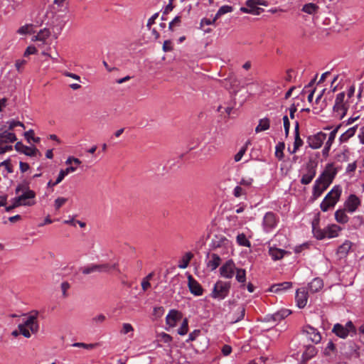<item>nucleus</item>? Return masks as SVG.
Segmentation results:
<instances>
[{"instance_id": "obj_57", "label": "nucleus", "mask_w": 364, "mask_h": 364, "mask_svg": "<svg viewBox=\"0 0 364 364\" xmlns=\"http://www.w3.org/2000/svg\"><path fill=\"white\" fill-rule=\"evenodd\" d=\"M159 13L154 14L150 18H149L146 24L148 29H151V26L155 23V20L158 18Z\"/></svg>"}, {"instance_id": "obj_43", "label": "nucleus", "mask_w": 364, "mask_h": 364, "mask_svg": "<svg viewBox=\"0 0 364 364\" xmlns=\"http://www.w3.org/2000/svg\"><path fill=\"white\" fill-rule=\"evenodd\" d=\"M188 321L187 318H184L180 328L178 329V333L183 336L188 333Z\"/></svg>"}, {"instance_id": "obj_62", "label": "nucleus", "mask_w": 364, "mask_h": 364, "mask_svg": "<svg viewBox=\"0 0 364 364\" xmlns=\"http://www.w3.org/2000/svg\"><path fill=\"white\" fill-rule=\"evenodd\" d=\"M28 28H29L28 25L23 26L18 28V30L17 31V33L21 35L26 34L28 33Z\"/></svg>"}, {"instance_id": "obj_40", "label": "nucleus", "mask_w": 364, "mask_h": 364, "mask_svg": "<svg viewBox=\"0 0 364 364\" xmlns=\"http://www.w3.org/2000/svg\"><path fill=\"white\" fill-rule=\"evenodd\" d=\"M285 144L284 142H279L275 148V156L280 160L283 158V150L284 149Z\"/></svg>"}, {"instance_id": "obj_47", "label": "nucleus", "mask_w": 364, "mask_h": 364, "mask_svg": "<svg viewBox=\"0 0 364 364\" xmlns=\"http://www.w3.org/2000/svg\"><path fill=\"white\" fill-rule=\"evenodd\" d=\"M233 195L236 198L241 197L242 196L246 195V189L241 187L240 185L237 186L233 191Z\"/></svg>"}, {"instance_id": "obj_29", "label": "nucleus", "mask_w": 364, "mask_h": 364, "mask_svg": "<svg viewBox=\"0 0 364 364\" xmlns=\"http://www.w3.org/2000/svg\"><path fill=\"white\" fill-rule=\"evenodd\" d=\"M220 262L221 259L218 255L212 254L210 260L207 263V266L210 268L211 270H215L219 267Z\"/></svg>"}, {"instance_id": "obj_60", "label": "nucleus", "mask_w": 364, "mask_h": 364, "mask_svg": "<svg viewBox=\"0 0 364 364\" xmlns=\"http://www.w3.org/2000/svg\"><path fill=\"white\" fill-rule=\"evenodd\" d=\"M36 52L37 49L35 46H28L24 53V55L27 56L31 54H35Z\"/></svg>"}, {"instance_id": "obj_44", "label": "nucleus", "mask_w": 364, "mask_h": 364, "mask_svg": "<svg viewBox=\"0 0 364 364\" xmlns=\"http://www.w3.org/2000/svg\"><path fill=\"white\" fill-rule=\"evenodd\" d=\"M98 346H99V344L97 343H89V344L85 343H74L73 344V346H74V347L83 348L87 349V350L93 349Z\"/></svg>"}, {"instance_id": "obj_13", "label": "nucleus", "mask_w": 364, "mask_h": 364, "mask_svg": "<svg viewBox=\"0 0 364 364\" xmlns=\"http://www.w3.org/2000/svg\"><path fill=\"white\" fill-rule=\"evenodd\" d=\"M236 269L235 263L232 259L227 261L220 269V274L222 277L231 279Z\"/></svg>"}, {"instance_id": "obj_28", "label": "nucleus", "mask_w": 364, "mask_h": 364, "mask_svg": "<svg viewBox=\"0 0 364 364\" xmlns=\"http://www.w3.org/2000/svg\"><path fill=\"white\" fill-rule=\"evenodd\" d=\"M292 284L289 282H284L279 284H274L271 287L270 291L272 292L277 293L282 290H287L291 287Z\"/></svg>"}, {"instance_id": "obj_9", "label": "nucleus", "mask_w": 364, "mask_h": 364, "mask_svg": "<svg viewBox=\"0 0 364 364\" xmlns=\"http://www.w3.org/2000/svg\"><path fill=\"white\" fill-rule=\"evenodd\" d=\"M230 284L222 281H218L215 283L211 296L214 299L219 300L225 299L230 291Z\"/></svg>"}, {"instance_id": "obj_11", "label": "nucleus", "mask_w": 364, "mask_h": 364, "mask_svg": "<svg viewBox=\"0 0 364 364\" xmlns=\"http://www.w3.org/2000/svg\"><path fill=\"white\" fill-rule=\"evenodd\" d=\"M326 139V134L322 132H319L316 134L309 136L307 138V143L311 149H316L322 146Z\"/></svg>"}, {"instance_id": "obj_49", "label": "nucleus", "mask_w": 364, "mask_h": 364, "mask_svg": "<svg viewBox=\"0 0 364 364\" xmlns=\"http://www.w3.org/2000/svg\"><path fill=\"white\" fill-rule=\"evenodd\" d=\"M334 206L335 205H333V202L330 203L328 200H326V197L324 198L320 205L321 209L323 212L328 211L329 208H333Z\"/></svg>"}, {"instance_id": "obj_45", "label": "nucleus", "mask_w": 364, "mask_h": 364, "mask_svg": "<svg viewBox=\"0 0 364 364\" xmlns=\"http://www.w3.org/2000/svg\"><path fill=\"white\" fill-rule=\"evenodd\" d=\"M253 181L254 179L252 178H242L239 185L246 189L252 186Z\"/></svg>"}, {"instance_id": "obj_42", "label": "nucleus", "mask_w": 364, "mask_h": 364, "mask_svg": "<svg viewBox=\"0 0 364 364\" xmlns=\"http://www.w3.org/2000/svg\"><path fill=\"white\" fill-rule=\"evenodd\" d=\"M313 233L318 240H322L326 237L325 228L320 229L313 226Z\"/></svg>"}, {"instance_id": "obj_48", "label": "nucleus", "mask_w": 364, "mask_h": 364, "mask_svg": "<svg viewBox=\"0 0 364 364\" xmlns=\"http://www.w3.org/2000/svg\"><path fill=\"white\" fill-rule=\"evenodd\" d=\"M68 198L63 197H58L54 201V206L55 210H59L66 202Z\"/></svg>"}, {"instance_id": "obj_56", "label": "nucleus", "mask_w": 364, "mask_h": 364, "mask_svg": "<svg viewBox=\"0 0 364 364\" xmlns=\"http://www.w3.org/2000/svg\"><path fill=\"white\" fill-rule=\"evenodd\" d=\"M13 149V146L11 145H9L7 144H4L3 145L0 144V154H3L7 151H10Z\"/></svg>"}, {"instance_id": "obj_16", "label": "nucleus", "mask_w": 364, "mask_h": 364, "mask_svg": "<svg viewBox=\"0 0 364 364\" xmlns=\"http://www.w3.org/2000/svg\"><path fill=\"white\" fill-rule=\"evenodd\" d=\"M295 299L298 307L300 309L304 308L306 305L308 301V293L305 289H298L296 292Z\"/></svg>"}, {"instance_id": "obj_52", "label": "nucleus", "mask_w": 364, "mask_h": 364, "mask_svg": "<svg viewBox=\"0 0 364 364\" xmlns=\"http://www.w3.org/2000/svg\"><path fill=\"white\" fill-rule=\"evenodd\" d=\"M283 122H284V131H285V135H286V136H287L289 135V132L290 122H289V118L287 115L284 116Z\"/></svg>"}, {"instance_id": "obj_35", "label": "nucleus", "mask_w": 364, "mask_h": 364, "mask_svg": "<svg viewBox=\"0 0 364 364\" xmlns=\"http://www.w3.org/2000/svg\"><path fill=\"white\" fill-rule=\"evenodd\" d=\"M233 11V8L231 6L224 5L222 6L216 13L215 17L213 18V21H215L218 18L221 16L232 12Z\"/></svg>"}, {"instance_id": "obj_61", "label": "nucleus", "mask_w": 364, "mask_h": 364, "mask_svg": "<svg viewBox=\"0 0 364 364\" xmlns=\"http://www.w3.org/2000/svg\"><path fill=\"white\" fill-rule=\"evenodd\" d=\"M66 176V174L64 173V171L61 169L59 172V174L55 180V181H54V184H58L60 183L63 179Z\"/></svg>"}, {"instance_id": "obj_25", "label": "nucleus", "mask_w": 364, "mask_h": 364, "mask_svg": "<svg viewBox=\"0 0 364 364\" xmlns=\"http://www.w3.org/2000/svg\"><path fill=\"white\" fill-rule=\"evenodd\" d=\"M341 230V228L337 225H328L325 228L326 237L333 238L337 237Z\"/></svg>"}, {"instance_id": "obj_5", "label": "nucleus", "mask_w": 364, "mask_h": 364, "mask_svg": "<svg viewBox=\"0 0 364 364\" xmlns=\"http://www.w3.org/2000/svg\"><path fill=\"white\" fill-rule=\"evenodd\" d=\"M118 269V264L114 263L112 264L105 263L100 264H90L86 267H83L80 268V272L83 274H90L91 273L97 272H109L112 270H117Z\"/></svg>"}, {"instance_id": "obj_46", "label": "nucleus", "mask_w": 364, "mask_h": 364, "mask_svg": "<svg viewBox=\"0 0 364 364\" xmlns=\"http://www.w3.org/2000/svg\"><path fill=\"white\" fill-rule=\"evenodd\" d=\"M133 332L134 328L130 323H124L122 324V328L120 331L121 334L126 335Z\"/></svg>"}, {"instance_id": "obj_26", "label": "nucleus", "mask_w": 364, "mask_h": 364, "mask_svg": "<svg viewBox=\"0 0 364 364\" xmlns=\"http://www.w3.org/2000/svg\"><path fill=\"white\" fill-rule=\"evenodd\" d=\"M318 10L319 6L314 3L305 4L301 9L303 12L310 15L316 14L318 12Z\"/></svg>"}, {"instance_id": "obj_41", "label": "nucleus", "mask_w": 364, "mask_h": 364, "mask_svg": "<svg viewBox=\"0 0 364 364\" xmlns=\"http://www.w3.org/2000/svg\"><path fill=\"white\" fill-rule=\"evenodd\" d=\"M248 144L249 142L247 141L244 146H242L240 148L239 151L235 155L234 159L235 162H238L242 159V156H244L247 151Z\"/></svg>"}, {"instance_id": "obj_63", "label": "nucleus", "mask_w": 364, "mask_h": 364, "mask_svg": "<svg viewBox=\"0 0 364 364\" xmlns=\"http://www.w3.org/2000/svg\"><path fill=\"white\" fill-rule=\"evenodd\" d=\"M19 166H20L21 171L23 173L27 171L30 168L29 164L28 163L22 162V161L20 162Z\"/></svg>"}, {"instance_id": "obj_51", "label": "nucleus", "mask_w": 364, "mask_h": 364, "mask_svg": "<svg viewBox=\"0 0 364 364\" xmlns=\"http://www.w3.org/2000/svg\"><path fill=\"white\" fill-rule=\"evenodd\" d=\"M106 319V317L103 314H99L92 318V323L94 324H100L103 323Z\"/></svg>"}, {"instance_id": "obj_7", "label": "nucleus", "mask_w": 364, "mask_h": 364, "mask_svg": "<svg viewBox=\"0 0 364 364\" xmlns=\"http://www.w3.org/2000/svg\"><path fill=\"white\" fill-rule=\"evenodd\" d=\"M318 163L314 160H309L304 168V173L301 178V183L303 185L309 184L316 174V167Z\"/></svg>"}, {"instance_id": "obj_20", "label": "nucleus", "mask_w": 364, "mask_h": 364, "mask_svg": "<svg viewBox=\"0 0 364 364\" xmlns=\"http://www.w3.org/2000/svg\"><path fill=\"white\" fill-rule=\"evenodd\" d=\"M303 145V141L299 135V125L296 122L294 128V142L292 151H289L291 154H294Z\"/></svg>"}, {"instance_id": "obj_30", "label": "nucleus", "mask_w": 364, "mask_h": 364, "mask_svg": "<svg viewBox=\"0 0 364 364\" xmlns=\"http://www.w3.org/2000/svg\"><path fill=\"white\" fill-rule=\"evenodd\" d=\"M193 257V253L191 252H186L180 259L178 267L180 269H186L188 266L189 262Z\"/></svg>"}, {"instance_id": "obj_8", "label": "nucleus", "mask_w": 364, "mask_h": 364, "mask_svg": "<svg viewBox=\"0 0 364 364\" xmlns=\"http://www.w3.org/2000/svg\"><path fill=\"white\" fill-rule=\"evenodd\" d=\"M332 332L341 338H346L348 335L355 333V328L352 321H349L345 326L336 323L333 327Z\"/></svg>"}, {"instance_id": "obj_58", "label": "nucleus", "mask_w": 364, "mask_h": 364, "mask_svg": "<svg viewBox=\"0 0 364 364\" xmlns=\"http://www.w3.org/2000/svg\"><path fill=\"white\" fill-rule=\"evenodd\" d=\"M355 93V86L351 85L348 89L347 93L346 94V97L347 98L346 100H348L350 102V98L354 95Z\"/></svg>"}, {"instance_id": "obj_32", "label": "nucleus", "mask_w": 364, "mask_h": 364, "mask_svg": "<svg viewBox=\"0 0 364 364\" xmlns=\"http://www.w3.org/2000/svg\"><path fill=\"white\" fill-rule=\"evenodd\" d=\"M270 127V121L268 118L264 117L263 119H259L258 125L255 128V132L257 133L266 131Z\"/></svg>"}, {"instance_id": "obj_18", "label": "nucleus", "mask_w": 364, "mask_h": 364, "mask_svg": "<svg viewBox=\"0 0 364 364\" xmlns=\"http://www.w3.org/2000/svg\"><path fill=\"white\" fill-rule=\"evenodd\" d=\"M341 192L342 191L340 186H334L326 196V200H328L330 203L333 202V205H335L341 197Z\"/></svg>"}, {"instance_id": "obj_54", "label": "nucleus", "mask_w": 364, "mask_h": 364, "mask_svg": "<svg viewBox=\"0 0 364 364\" xmlns=\"http://www.w3.org/2000/svg\"><path fill=\"white\" fill-rule=\"evenodd\" d=\"M181 23V17L180 16H176L172 21L169 23L168 25V29L171 31H173V27L175 26H179Z\"/></svg>"}, {"instance_id": "obj_10", "label": "nucleus", "mask_w": 364, "mask_h": 364, "mask_svg": "<svg viewBox=\"0 0 364 364\" xmlns=\"http://www.w3.org/2000/svg\"><path fill=\"white\" fill-rule=\"evenodd\" d=\"M279 222V218L273 212L265 213L262 220V228L264 232H269L274 229Z\"/></svg>"}, {"instance_id": "obj_19", "label": "nucleus", "mask_w": 364, "mask_h": 364, "mask_svg": "<svg viewBox=\"0 0 364 364\" xmlns=\"http://www.w3.org/2000/svg\"><path fill=\"white\" fill-rule=\"evenodd\" d=\"M181 316H182L181 312L177 310L172 309L166 316V323L169 326L173 327L176 325L177 321L181 318Z\"/></svg>"}, {"instance_id": "obj_17", "label": "nucleus", "mask_w": 364, "mask_h": 364, "mask_svg": "<svg viewBox=\"0 0 364 364\" xmlns=\"http://www.w3.org/2000/svg\"><path fill=\"white\" fill-rule=\"evenodd\" d=\"M188 287L192 294L196 296H200L203 294V289L200 284L191 276L188 277Z\"/></svg>"}, {"instance_id": "obj_14", "label": "nucleus", "mask_w": 364, "mask_h": 364, "mask_svg": "<svg viewBox=\"0 0 364 364\" xmlns=\"http://www.w3.org/2000/svg\"><path fill=\"white\" fill-rule=\"evenodd\" d=\"M360 204V199L355 195L351 194L345 203V208L348 212L353 213Z\"/></svg>"}, {"instance_id": "obj_2", "label": "nucleus", "mask_w": 364, "mask_h": 364, "mask_svg": "<svg viewBox=\"0 0 364 364\" xmlns=\"http://www.w3.org/2000/svg\"><path fill=\"white\" fill-rule=\"evenodd\" d=\"M38 311L34 314H31L26 320L18 326L21 334L26 338H30L31 333H36L38 331L39 326L38 323Z\"/></svg>"}, {"instance_id": "obj_59", "label": "nucleus", "mask_w": 364, "mask_h": 364, "mask_svg": "<svg viewBox=\"0 0 364 364\" xmlns=\"http://www.w3.org/2000/svg\"><path fill=\"white\" fill-rule=\"evenodd\" d=\"M200 333V330H195V331H193V332H191L189 334L188 341H194L199 336Z\"/></svg>"}, {"instance_id": "obj_50", "label": "nucleus", "mask_w": 364, "mask_h": 364, "mask_svg": "<svg viewBox=\"0 0 364 364\" xmlns=\"http://www.w3.org/2000/svg\"><path fill=\"white\" fill-rule=\"evenodd\" d=\"M334 206L335 205H333V202L330 203L328 200H326V197L324 198L320 205L321 209L323 212L328 211L329 208H333Z\"/></svg>"}, {"instance_id": "obj_37", "label": "nucleus", "mask_w": 364, "mask_h": 364, "mask_svg": "<svg viewBox=\"0 0 364 364\" xmlns=\"http://www.w3.org/2000/svg\"><path fill=\"white\" fill-rule=\"evenodd\" d=\"M236 280L242 284V286H245V282L246 281V272L244 269H237L236 268Z\"/></svg>"}, {"instance_id": "obj_31", "label": "nucleus", "mask_w": 364, "mask_h": 364, "mask_svg": "<svg viewBox=\"0 0 364 364\" xmlns=\"http://www.w3.org/2000/svg\"><path fill=\"white\" fill-rule=\"evenodd\" d=\"M352 243L350 241L344 242L338 248L337 253L341 257H345L350 250Z\"/></svg>"}, {"instance_id": "obj_4", "label": "nucleus", "mask_w": 364, "mask_h": 364, "mask_svg": "<svg viewBox=\"0 0 364 364\" xmlns=\"http://www.w3.org/2000/svg\"><path fill=\"white\" fill-rule=\"evenodd\" d=\"M349 109V101L346 100V92L337 94L333 107V116L339 120L344 118Z\"/></svg>"}, {"instance_id": "obj_53", "label": "nucleus", "mask_w": 364, "mask_h": 364, "mask_svg": "<svg viewBox=\"0 0 364 364\" xmlns=\"http://www.w3.org/2000/svg\"><path fill=\"white\" fill-rule=\"evenodd\" d=\"M163 50L164 52H170L173 50L172 42L170 40H166L163 44Z\"/></svg>"}, {"instance_id": "obj_33", "label": "nucleus", "mask_w": 364, "mask_h": 364, "mask_svg": "<svg viewBox=\"0 0 364 364\" xmlns=\"http://www.w3.org/2000/svg\"><path fill=\"white\" fill-rule=\"evenodd\" d=\"M335 218L338 223L345 224L348 221V217L345 210H338L335 213Z\"/></svg>"}, {"instance_id": "obj_27", "label": "nucleus", "mask_w": 364, "mask_h": 364, "mask_svg": "<svg viewBox=\"0 0 364 364\" xmlns=\"http://www.w3.org/2000/svg\"><path fill=\"white\" fill-rule=\"evenodd\" d=\"M317 353L316 348L314 346H306L304 352L302 354L304 361H306L312 358Z\"/></svg>"}, {"instance_id": "obj_34", "label": "nucleus", "mask_w": 364, "mask_h": 364, "mask_svg": "<svg viewBox=\"0 0 364 364\" xmlns=\"http://www.w3.org/2000/svg\"><path fill=\"white\" fill-rule=\"evenodd\" d=\"M357 126L349 128L346 132L342 134L340 136V141L341 143L347 141L351 136H353L356 131Z\"/></svg>"}, {"instance_id": "obj_3", "label": "nucleus", "mask_w": 364, "mask_h": 364, "mask_svg": "<svg viewBox=\"0 0 364 364\" xmlns=\"http://www.w3.org/2000/svg\"><path fill=\"white\" fill-rule=\"evenodd\" d=\"M21 191H23V193L18 196L14 198V200H16L15 205L18 206L33 205L36 203L34 200L36 193L33 191L30 190L27 186L18 185L16 188V193L18 194Z\"/></svg>"}, {"instance_id": "obj_12", "label": "nucleus", "mask_w": 364, "mask_h": 364, "mask_svg": "<svg viewBox=\"0 0 364 364\" xmlns=\"http://www.w3.org/2000/svg\"><path fill=\"white\" fill-rule=\"evenodd\" d=\"M15 149L17 151L24 154L26 156L41 157V153L36 147H30L23 144L21 142H17L15 144Z\"/></svg>"}, {"instance_id": "obj_39", "label": "nucleus", "mask_w": 364, "mask_h": 364, "mask_svg": "<svg viewBox=\"0 0 364 364\" xmlns=\"http://www.w3.org/2000/svg\"><path fill=\"white\" fill-rule=\"evenodd\" d=\"M342 124H338V126H336L335 127V129L331 132L329 136H328V139L327 140V141L326 142V144L328 145V146H331L335 140V138H336V134L338 132V131L339 130V129L341 127Z\"/></svg>"}, {"instance_id": "obj_36", "label": "nucleus", "mask_w": 364, "mask_h": 364, "mask_svg": "<svg viewBox=\"0 0 364 364\" xmlns=\"http://www.w3.org/2000/svg\"><path fill=\"white\" fill-rule=\"evenodd\" d=\"M245 314V309L244 306H240L237 309V312L235 314V315L232 317V323H237L244 318Z\"/></svg>"}, {"instance_id": "obj_22", "label": "nucleus", "mask_w": 364, "mask_h": 364, "mask_svg": "<svg viewBox=\"0 0 364 364\" xmlns=\"http://www.w3.org/2000/svg\"><path fill=\"white\" fill-rule=\"evenodd\" d=\"M289 252L286 250L279 249L274 247H271L269 249V254L273 260H279L284 257V256Z\"/></svg>"}, {"instance_id": "obj_23", "label": "nucleus", "mask_w": 364, "mask_h": 364, "mask_svg": "<svg viewBox=\"0 0 364 364\" xmlns=\"http://www.w3.org/2000/svg\"><path fill=\"white\" fill-rule=\"evenodd\" d=\"M291 313V311L289 309H281L271 315L269 318H267V321H269L270 320H272L274 321H280L290 315Z\"/></svg>"}, {"instance_id": "obj_64", "label": "nucleus", "mask_w": 364, "mask_h": 364, "mask_svg": "<svg viewBox=\"0 0 364 364\" xmlns=\"http://www.w3.org/2000/svg\"><path fill=\"white\" fill-rule=\"evenodd\" d=\"M232 351V348L230 346L225 345L222 348V352L224 355H228Z\"/></svg>"}, {"instance_id": "obj_55", "label": "nucleus", "mask_w": 364, "mask_h": 364, "mask_svg": "<svg viewBox=\"0 0 364 364\" xmlns=\"http://www.w3.org/2000/svg\"><path fill=\"white\" fill-rule=\"evenodd\" d=\"M70 284L68 282H63L61 285H60V288H61V290H62V292H63V296L64 297H66L68 295H67V291L70 288Z\"/></svg>"}, {"instance_id": "obj_6", "label": "nucleus", "mask_w": 364, "mask_h": 364, "mask_svg": "<svg viewBox=\"0 0 364 364\" xmlns=\"http://www.w3.org/2000/svg\"><path fill=\"white\" fill-rule=\"evenodd\" d=\"M247 7H241L240 11L245 14H250L253 15H259L264 10L258 7V5L267 6V2L264 0H247L245 1Z\"/></svg>"}, {"instance_id": "obj_21", "label": "nucleus", "mask_w": 364, "mask_h": 364, "mask_svg": "<svg viewBox=\"0 0 364 364\" xmlns=\"http://www.w3.org/2000/svg\"><path fill=\"white\" fill-rule=\"evenodd\" d=\"M17 140L16 134L12 132L4 131L0 132V144L13 143Z\"/></svg>"}, {"instance_id": "obj_38", "label": "nucleus", "mask_w": 364, "mask_h": 364, "mask_svg": "<svg viewBox=\"0 0 364 364\" xmlns=\"http://www.w3.org/2000/svg\"><path fill=\"white\" fill-rule=\"evenodd\" d=\"M237 242L243 247H249L251 245L250 242L247 240L244 233L239 234L237 236Z\"/></svg>"}, {"instance_id": "obj_1", "label": "nucleus", "mask_w": 364, "mask_h": 364, "mask_svg": "<svg viewBox=\"0 0 364 364\" xmlns=\"http://www.w3.org/2000/svg\"><path fill=\"white\" fill-rule=\"evenodd\" d=\"M336 169L333 167V164H328L321 174V176L316 180L313 186L312 196L313 200L319 198L321 194L327 189L329 185L332 183L336 174Z\"/></svg>"}, {"instance_id": "obj_15", "label": "nucleus", "mask_w": 364, "mask_h": 364, "mask_svg": "<svg viewBox=\"0 0 364 364\" xmlns=\"http://www.w3.org/2000/svg\"><path fill=\"white\" fill-rule=\"evenodd\" d=\"M304 332H305L309 340L314 343H318L321 340V336L317 329L312 326H306L304 327Z\"/></svg>"}, {"instance_id": "obj_24", "label": "nucleus", "mask_w": 364, "mask_h": 364, "mask_svg": "<svg viewBox=\"0 0 364 364\" xmlns=\"http://www.w3.org/2000/svg\"><path fill=\"white\" fill-rule=\"evenodd\" d=\"M323 287V280L318 277L314 278L309 284V289L312 293H316L320 291Z\"/></svg>"}]
</instances>
